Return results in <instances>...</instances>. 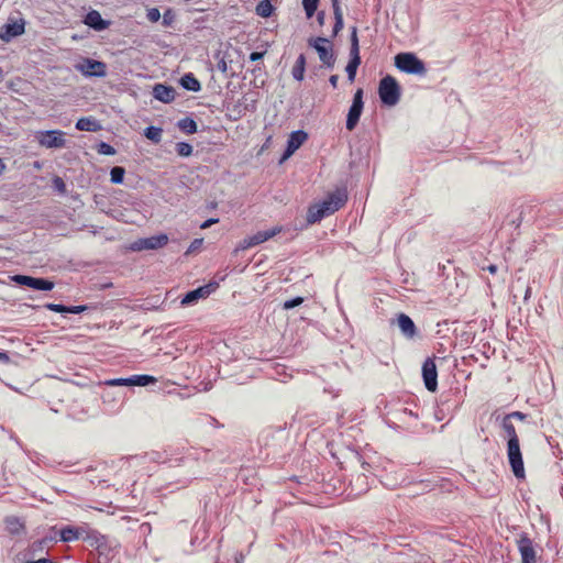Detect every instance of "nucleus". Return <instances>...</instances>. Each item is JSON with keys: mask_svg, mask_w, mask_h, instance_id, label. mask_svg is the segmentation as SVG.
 I'll list each match as a JSON object with an SVG mask.
<instances>
[{"mask_svg": "<svg viewBox=\"0 0 563 563\" xmlns=\"http://www.w3.org/2000/svg\"><path fill=\"white\" fill-rule=\"evenodd\" d=\"M26 563H55V562H53V561H52V560H49V559H38V560H36V561H29V562H26Z\"/></svg>", "mask_w": 563, "mask_h": 563, "instance_id": "55", "label": "nucleus"}, {"mask_svg": "<svg viewBox=\"0 0 563 563\" xmlns=\"http://www.w3.org/2000/svg\"><path fill=\"white\" fill-rule=\"evenodd\" d=\"M10 357L5 352H0V362L8 363Z\"/></svg>", "mask_w": 563, "mask_h": 563, "instance_id": "54", "label": "nucleus"}, {"mask_svg": "<svg viewBox=\"0 0 563 563\" xmlns=\"http://www.w3.org/2000/svg\"><path fill=\"white\" fill-rule=\"evenodd\" d=\"M97 152L101 155H114L115 154L114 147L106 142H100L98 144Z\"/></svg>", "mask_w": 563, "mask_h": 563, "instance_id": "39", "label": "nucleus"}, {"mask_svg": "<svg viewBox=\"0 0 563 563\" xmlns=\"http://www.w3.org/2000/svg\"><path fill=\"white\" fill-rule=\"evenodd\" d=\"M76 70L81 73L85 77H106L107 64L89 57L82 58L75 65Z\"/></svg>", "mask_w": 563, "mask_h": 563, "instance_id": "6", "label": "nucleus"}, {"mask_svg": "<svg viewBox=\"0 0 563 563\" xmlns=\"http://www.w3.org/2000/svg\"><path fill=\"white\" fill-rule=\"evenodd\" d=\"M84 23L99 32L108 29L110 25V21L103 20L100 12L97 10L89 11L84 19Z\"/></svg>", "mask_w": 563, "mask_h": 563, "instance_id": "16", "label": "nucleus"}, {"mask_svg": "<svg viewBox=\"0 0 563 563\" xmlns=\"http://www.w3.org/2000/svg\"><path fill=\"white\" fill-rule=\"evenodd\" d=\"M5 529L10 534L19 536L25 531V526L20 518L9 516L4 519Z\"/></svg>", "mask_w": 563, "mask_h": 563, "instance_id": "20", "label": "nucleus"}, {"mask_svg": "<svg viewBox=\"0 0 563 563\" xmlns=\"http://www.w3.org/2000/svg\"><path fill=\"white\" fill-rule=\"evenodd\" d=\"M180 85L184 89L198 92L201 90L200 81L194 76L192 73H187L180 78Z\"/></svg>", "mask_w": 563, "mask_h": 563, "instance_id": "22", "label": "nucleus"}, {"mask_svg": "<svg viewBox=\"0 0 563 563\" xmlns=\"http://www.w3.org/2000/svg\"><path fill=\"white\" fill-rule=\"evenodd\" d=\"M88 310V306L80 305V306H67V313H81L84 311Z\"/></svg>", "mask_w": 563, "mask_h": 563, "instance_id": "45", "label": "nucleus"}, {"mask_svg": "<svg viewBox=\"0 0 563 563\" xmlns=\"http://www.w3.org/2000/svg\"><path fill=\"white\" fill-rule=\"evenodd\" d=\"M44 307L54 312L67 313V306L62 303H46Z\"/></svg>", "mask_w": 563, "mask_h": 563, "instance_id": "43", "label": "nucleus"}, {"mask_svg": "<svg viewBox=\"0 0 563 563\" xmlns=\"http://www.w3.org/2000/svg\"><path fill=\"white\" fill-rule=\"evenodd\" d=\"M78 540V529L74 526H66L59 530V541L71 542Z\"/></svg>", "mask_w": 563, "mask_h": 563, "instance_id": "27", "label": "nucleus"}, {"mask_svg": "<svg viewBox=\"0 0 563 563\" xmlns=\"http://www.w3.org/2000/svg\"><path fill=\"white\" fill-rule=\"evenodd\" d=\"M111 283L110 284H106L103 287L107 288V287H111Z\"/></svg>", "mask_w": 563, "mask_h": 563, "instance_id": "60", "label": "nucleus"}, {"mask_svg": "<svg viewBox=\"0 0 563 563\" xmlns=\"http://www.w3.org/2000/svg\"><path fill=\"white\" fill-rule=\"evenodd\" d=\"M485 269H487L492 274H495L497 272V265L490 264Z\"/></svg>", "mask_w": 563, "mask_h": 563, "instance_id": "56", "label": "nucleus"}, {"mask_svg": "<svg viewBox=\"0 0 563 563\" xmlns=\"http://www.w3.org/2000/svg\"><path fill=\"white\" fill-rule=\"evenodd\" d=\"M308 45L316 49L321 67L333 69L336 62V55L333 49V43L328 37L317 36L308 40Z\"/></svg>", "mask_w": 563, "mask_h": 563, "instance_id": "3", "label": "nucleus"}, {"mask_svg": "<svg viewBox=\"0 0 563 563\" xmlns=\"http://www.w3.org/2000/svg\"><path fill=\"white\" fill-rule=\"evenodd\" d=\"M352 484L356 494H363L368 489L367 477L365 474L357 475Z\"/></svg>", "mask_w": 563, "mask_h": 563, "instance_id": "32", "label": "nucleus"}, {"mask_svg": "<svg viewBox=\"0 0 563 563\" xmlns=\"http://www.w3.org/2000/svg\"><path fill=\"white\" fill-rule=\"evenodd\" d=\"M76 129L79 131L97 132L101 129L100 122L92 117H84L76 122Z\"/></svg>", "mask_w": 563, "mask_h": 563, "instance_id": "19", "label": "nucleus"}, {"mask_svg": "<svg viewBox=\"0 0 563 563\" xmlns=\"http://www.w3.org/2000/svg\"><path fill=\"white\" fill-rule=\"evenodd\" d=\"M202 243H203V239H195L191 242L187 253H190V252H194V251L198 250L202 245Z\"/></svg>", "mask_w": 563, "mask_h": 563, "instance_id": "47", "label": "nucleus"}, {"mask_svg": "<svg viewBox=\"0 0 563 563\" xmlns=\"http://www.w3.org/2000/svg\"><path fill=\"white\" fill-rule=\"evenodd\" d=\"M52 186H53V189L55 191H57L58 194H60V195L66 194V184L62 177L55 176L52 180Z\"/></svg>", "mask_w": 563, "mask_h": 563, "instance_id": "38", "label": "nucleus"}, {"mask_svg": "<svg viewBox=\"0 0 563 563\" xmlns=\"http://www.w3.org/2000/svg\"><path fill=\"white\" fill-rule=\"evenodd\" d=\"M218 287H219V284L217 282H211L207 285H203L194 290H190L183 297L181 305L183 306L194 305L199 299L209 297Z\"/></svg>", "mask_w": 563, "mask_h": 563, "instance_id": "12", "label": "nucleus"}, {"mask_svg": "<svg viewBox=\"0 0 563 563\" xmlns=\"http://www.w3.org/2000/svg\"><path fill=\"white\" fill-rule=\"evenodd\" d=\"M168 243V236L166 234L153 235L150 238H142L134 241L130 250L140 252L143 250H157L165 246Z\"/></svg>", "mask_w": 563, "mask_h": 563, "instance_id": "11", "label": "nucleus"}, {"mask_svg": "<svg viewBox=\"0 0 563 563\" xmlns=\"http://www.w3.org/2000/svg\"><path fill=\"white\" fill-rule=\"evenodd\" d=\"M317 21H318L319 25L324 24V21H325V12L324 11L317 12Z\"/></svg>", "mask_w": 563, "mask_h": 563, "instance_id": "52", "label": "nucleus"}, {"mask_svg": "<svg viewBox=\"0 0 563 563\" xmlns=\"http://www.w3.org/2000/svg\"><path fill=\"white\" fill-rule=\"evenodd\" d=\"M361 63L355 60H349L345 71L347 74V79L350 82H353L355 80L356 71Z\"/></svg>", "mask_w": 563, "mask_h": 563, "instance_id": "37", "label": "nucleus"}, {"mask_svg": "<svg viewBox=\"0 0 563 563\" xmlns=\"http://www.w3.org/2000/svg\"><path fill=\"white\" fill-rule=\"evenodd\" d=\"M125 169L121 166H114L110 170V180L112 184L119 185L124 180Z\"/></svg>", "mask_w": 563, "mask_h": 563, "instance_id": "33", "label": "nucleus"}, {"mask_svg": "<svg viewBox=\"0 0 563 563\" xmlns=\"http://www.w3.org/2000/svg\"><path fill=\"white\" fill-rule=\"evenodd\" d=\"M334 14V25L332 31V37H335L343 29L344 22H343V12L341 8L333 9Z\"/></svg>", "mask_w": 563, "mask_h": 563, "instance_id": "31", "label": "nucleus"}, {"mask_svg": "<svg viewBox=\"0 0 563 563\" xmlns=\"http://www.w3.org/2000/svg\"><path fill=\"white\" fill-rule=\"evenodd\" d=\"M157 379L151 375H133L129 377V386H148L155 384Z\"/></svg>", "mask_w": 563, "mask_h": 563, "instance_id": "26", "label": "nucleus"}, {"mask_svg": "<svg viewBox=\"0 0 563 563\" xmlns=\"http://www.w3.org/2000/svg\"><path fill=\"white\" fill-rule=\"evenodd\" d=\"M294 153H295L294 150L286 146V150H285L284 154L282 155L279 163H283L284 161L288 159Z\"/></svg>", "mask_w": 563, "mask_h": 563, "instance_id": "50", "label": "nucleus"}, {"mask_svg": "<svg viewBox=\"0 0 563 563\" xmlns=\"http://www.w3.org/2000/svg\"><path fill=\"white\" fill-rule=\"evenodd\" d=\"M24 31L25 21L23 19L10 21L0 27V38L3 42H10L12 38L22 35Z\"/></svg>", "mask_w": 563, "mask_h": 563, "instance_id": "15", "label": "nucleus"}, {"mask_svg": "<svg viewBox=\"0 0 563 563\" xmlns=\"http://www.w3.org/2000/svg\"><path fill=\"white\" fill-rule=\"evenodd\" d=\"M217 68L221 71V73H227L228 70V65H227V62L222 58L221 60H219L218 65H217Z\"/></svg>", "mask_w": 563, "mask_h": 563, "instance_id": "51", "label": "nucleus"}, {"mask_svg": "<svg viewBox=\"0 0 563 563\" xmlns=\"http://www.w3.org/2000/svg\"><path fill=\"white\" fill-rule=\"evenodd\" d=\"M303 302V298L302 297H295L292 299H289V300H286L284 303H283V308L285 310H290L295 307H298L300 306L301 303Z\"/></svg>", "mask_w": 563, "mask_h": 563, "instance_id": "42", "label": "nucleus"}, {"mask_svg": "<svg viewBox=\"0 0 563 563\" xmlns=\"http://www.w3.org/2000/svg\"><path fill=\"white\" fill-rule=\"evenodd\" d=\"M274 7L271 0H262L256 5V14L262 18H268L272 15Z\"/></svg>", "mask_w": 563, "mask_h": 563, "instance_id": "30", "label": "nucleus"}, {"mask_svg": "<svg viewBox=\"0 0 563 563\" xmlns=\"http://www.w3.org/2000/svg\"><path fill=\"white\" fill-rule=\"evenodd\" d=\"M339 76L338 75H331L329 78V82L333 88L338 87Z\"/></svg>", "mask_w": 563, "mask_h": 563, "instance_id": "53", "label": "nucleus"}, {"mask_svg": "<svg viewBox=\"0 0 563 563\" xmlns=\"http://www.w3.org/2000/svg\"><path fill=\"white\" fill-rule=\"evenodd\" d=\"M397 324L405 338L413 339L417 335V327L409 316L399 313Z\"/></svg>", "mask_w": 563, "mask_h": 563, "instance_id": "17", "label": "nucleus"}, {"mask_svg": "<svg viewBox=\"0 0 563 563\" xmlns=\"http://www.w3.org/2000/svg\"><path fill=\"white\" fill-rule=\"evenodd\" d=\"M59 540V530L56 529V527H52L49 529V532L43 537L37 543L38 548L47 547L52 543H55Z\"/></svg>", "mask_w": 563, "mask_h": 563, "instance_id": "29", "label": "nucleus"}, {"mask_svg": "<svg viewBox=\"0 0 563 563\" xmlns=\"http://www.w3.org/2000/svg\"><path fill=\"white\" fill-rule=\"evenodd\" d=\"M529 295H530V288H528V289L526 290L525 299H527Z\"/></svg>", "mask_w": 563, "mask_h": 563, "instance_id": "59", "label": "nucleus"}, {"mask_svg": "<svg viewBox=\"0 0 563 563\" xmlns=\"http://www.w3.org/2000/svg\"><path fill=\"white\" fill-rule=\"evenodd\" d=\"M332 9L341 8L340 0H331Z\"/></svg>", "mask_w": 563, "mask_h": 563, "instance_id": "57", "label": "nucleus"}, {"mask_svg": "<svg viewBox=\"0 0 563 563\" xmlns=\"http://www.w3.org/2000/svg\"><path fill=\"white\" fill-rule=\"evenodd\" d=\"M305 70H306V56L303 54H300L297 57L296 63L291 69L292 78L296 79L297 81H302L305 78Z\"/></svg>", "mask_w": 563, "mask_h": 563, "instance_id": "24", "label": "nucleus"}, {"mask_svg": "<svg viewBox=\"0 0 563 563\" xmlns=\"http://www.w3.org/2000/svg\"><path fill=\"white\" fill-rule=\"evenodd\" d=\"M163 130L162 128L150 125L144 129V136L155 144L162 141Z\"/></svg>", "mask_w": 563, "mask_h": 563, "instance_id": "28", "label": "nucleus"}, {"mask_svg": "<svg viewBox=\"0 0 563 563\" xmlns=\"http://www.w3.org/2000/svg\"><path fill=\"white\" fill-rule=\"evenodd\" d=\"M11 280L16 285L26 286L35 290L49 291L54 288L52 280L27 275H13L11 276Z\"/></svg>", "mask_w": 563, "mask_h": 563, "instance_id": "9", "label": "nucleus"}, {"mask_svg": "<svg viewBox=\"0 0 563 563\" xmlns=\"http://www.w3.org/2000/svg\"><path fill=\"white\" fill-rule=\"evenodd\" d=\"M153 96L155 99H157L164 103H169V102L174 101L176 91L170 86H166L163 84H156L153 88Z\"/></svg>", "mask_w": 563, "mask_h": 563, "instance_id": "18", "label": "nucleus"}, {"mask_svg": "<svg viewBox=\"0 0 563 563\" xmlns=\"http://www.w3.org/2000/svg\"><path fill=\"white\" fill-rule=\"evenodd\" d=\"M218 222H219L218 218H210V219L206 220L203 223H201L200 228L201 229H208L212 224L218 223Z\"/></svg>", "mask_w": 563, "mask_h": 563, "instance_id": "48", "label": "nucleus"}, {"mask_svg": "<svg viewBox=\"0 0 563 563\" xmlns=\"http://www.w3.org/2000/svg\"><path fill=\"white\" fill-rule=\"evenodd\" d=\"M65 133L60 130L41 131L36 140L41 146L46 148H63L66 146Z\"/></svg>", "mask_w": 563, "mask_h": 563, "instance_id": "8", "label": "nucleus"}, {"mask_svg": "<svg viewBox=\"0 0 563 563\" xmlns=\"http://www.w3.org/2000/svg\"><path fill=\"white\" fill-rule=\"evenodd\" d=\"M282 231H283L282 227H274V228H272L269 230L258 231L255 234H253L251 236H247L244 240H242L240 242V244H239L238 250H246V249L256 246V245H258L261 243H264L267 240L274 238L275 235H277Z\"/></svg>", "mask_w": 563, "mask_h": 563, "instance_id": "10", "label": "nucleus"}, {"mask_svg": "<svg viewBox=\"0 0 563 563\" xmlns=\"http://www.w3.org/2000/svg\"><path fill=\"white\" fill-rule=\"evenodd\" d=\"M424 386L429 391H435L438 387V372L434 361L428 357L422 365Z\"/></svg>", "mask_w": 563, "mask_h": 563, "instance_id": "13", "label": "nucleus"}, {"mask_svg": "<svg viewBox=\"0 0 563 563\" xmlns=\"http://www.w3.org/2000/svg\"><path fill=\"white\" fill-rule=\"evenodd\" d=\"M517 545L521 555V563H537V553L532 540L526 533L520 536Z\"/></svg>", "mask_w": 563, "mask_h": 563, "instance_id": "14", "label": "nucleus"}, {"mask_svg": "<svg viewBox=\"0 0 563 563\" xmlns=\"http://www.w3.org/2000/svg\"><path fill=\"white\" fill-rule=\"evenodd\" d=\"M176 125L185 134H194L197 132V123L191 117H185L178 120Z\"/></svg>", "mask_w": 563, "mask_h": 563, "instance_id": "25", "label": "nucleus"}, {"mask_svg": "<svg viewBox=\"0 0 563 563\" xmlns=\"http://www.w3.org/2000/svg\"><path fill=\"white\" fill-rule=\"evenodd\" d=\"M350 60H355L361 63V56H360V44H358V36H357V27L352 26L351 27V36H350Z\"/></svg>", "mask_w": 563, "mask_h": 563, "instance_id": "21", "label": "nucleus"}, {"mask_svg": "<svg viewBox=\"0 0 563 563\" xmlns=\"http://www.w3.org/2000/svg\"><path fill=\"white\" fill-rule=\"evenodd\" d=\"M347 200L344 191L335 190L327 196L320 203L312 205L308 208L307 222L313 224L323 218L334 213L341 209Z\"/></svg>", "mask_w": 563, "mask_h": 563, "instance_id": "2", "label": "nucleus"}, {"mask_svg": "<svg viewBox=\"0 0 563 563\" xmlns=\"http://www.w3.org/2000/svg\"><path fill=\"white\" fill-rule=\"evenodd\" d=\"M526 418H527V415L521 411H512L503 417V419L508 420L510 422H512L514 419L523 421Z\"/></svg>", "mask_w": 563, "mask_h": 563, "instance_id": "44", "label": "nucleus"}, {"mask_svg": "<svg viewBox=\"0 0 563 563\" xmlns=\"http://www.w3.org/2000/svg\"><path fill=\"white\" fill-rule=\"evenodd\" d=\"M500 427L505 432V438H507V457L510 468L517 478H525L523 460L515 424L501 419Z\"/></svg>", "mask_w": 563, "mask_h": 563, "instance_id": "1", "label": "nucleus"}, {"mask_svg": "<svg viewBox=\"0 0 563 563\" xmlns=\"http://www.w3.org/2000/svg\"><path fill=\"white\" fill-rule=\"evenodd\" d=\"M395 66L402 73L424 76L427 67L413 53H398L395 56Z\"/></svg>", "mask_w": 563, "mask_h": 563, "instance_id": "4", "label": "nucleus"}, {"mask_svg": "<svg viewBox=\"0 0 563 563\" xmlns=\"http://www.w3.org/2000/svg\"><path fill=\"white\" fill-rule=\"evenodd\" d=\"M161 12L157 8H148L146 10V19L151 22V23H156L159 21L161 19Z\"/></svg>", "mask_w": 563, "mask_h": 563, "instance_id": "41", "label": "nucleus"}, {"mask_svg": "<svg viewBox=\"0 0 563 563\" xmlns=\"http://www.w3.org/2000/svg\"><path fill=\"white\" fill-rule=\"evenodd\" d=\"M319 0H302V5L308 19H310L317 11Z\"/></svg>", "mask_w": 563, "mask_h": 563, "instance_id": "34", "label": "nucleus"}, {"mask_svg": "<svg viewBox=\"0 0 563 563\" xmlns=\"http://www.w3.org/2000/svg\"><path fill=\"white\" fill-rule=\"evenodd\" d=\"M265 55V52H253L251 53L250 55V59L252 62H257V60H261Z\"/></svg>", "mask_w": 563, "mask_h": 563, "instance_id": "49", "label": "nucleus"}, {"mask_svg": "<svg viewBox=\"0 0 563 563\" xmlns=\"http://www.w3.org/2000/svg\"><path fill=\"white\" fill-rule=\"evenodd\" d=\"M107 384L110 386H129V377L110 379Z\"/></svg>", "mask_w": 563, "mask_h": 563, "instance_id": "46", "label": "nucleus"}, {"mask_svg": "<svg viewBox=\"0 0 563 563\" xmlns=\"http://www.w3.org/2000/svg\"><path fill=\"white\" fill-rule=\"evenodd\" d=\"M176 21V13L172 8H167L163 14L162 24L165 27H170Z\"/></svg>", "mask_w": 563, "mask_h": 563, "instance_id": "35", "label": "nucleus"}, {"mask_svg": "<svg viewBox=\"0 0 563 563\" xmlns=\"http://www.w3.org/2000/svg\"><path fill=\"white\" fill-rule=\"evenodd\" d=\"M308 134L302 130H297L290 133L287 140V146L294 150L295 152L307 140Z\"/></svg>", "mask_w": 563, "mask_h": 563, "instance_id": "23", "label": "nucleus"}, {"mask_svg": "<svg viewBox=\"0 0 563 563\" xmlns=\"http://www.w3.org/2000/svg\"><path fill=\"white\" fill-rule=\"evenodd\" d=\"M77 529H78V540L79 539L89 540L95 534V531L91 530L88 526H80V527H77Z\"/></svg>", "mask_w": 563, "mask_h": 563, "instance_id": "40", "label": "nucleus"}, {"mask_svg": "<svg viewBox=\"0 0 563 563\" xmlns=\"http://www.w3.org/2000/svg\"><path fill=\"white\" fill-rule=\"evenodd\" d=\"M378 95L383 104L388 107L397 104L400 99V87L397 80L390 75L382 78Z\"/></svg>", "mask_w": 563, "mask_h": 563, "instance_id": "5", "label": "nucleus"}, {"mask_svg": "<svg viewBox=\"0 0 563 563\" xmlns=\"http://www.w3.org/2000/svg\"><path fill=\"white\" fill-rule=\"evenodd\" d=\"M176 152L181 157H188L192 154V146L187 142H178L176 144Z\"/></svg>", "mask_w": 563, "mask_h": 563, "instance_id": "36", "label": "nucleus"}, {"mask_svg": "<svg viewBox=\"0 0 563 563\" xmlns=\"http://www.w3.org/2000/svg\"><path fill=\"white\" fill-rule=\"evenodd\" d=\"M5 170V164L0 158V175Z\"/></svg>", "mask_w": 563, "mask_h": 563, "instance_id": "58", "label": "nucleus"}, {"mask_svg": "<svg viewBox=\"0 0 563 563\" xmlns=\"http://www.w3.org/2000/svg\"><path fill=\"white\" fill-rule=\"evenodd\" d=\"M363 108H364L363 89L358 88L353 96L352 104L349 109L347 117H346L345 125L349 131H353L355 129V126L357 125L360 118L362 115V112H363Z\"/></svg>", "mask_w": 563, "mask_h": 563, "instance_id": "7", "label": "nucleus"}]
</instances>
